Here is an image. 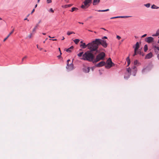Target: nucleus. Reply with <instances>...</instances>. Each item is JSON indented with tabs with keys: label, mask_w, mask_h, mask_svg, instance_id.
Instances as JSON below:
<instances>
[{
	"label": "nucleus",
	"mask_w": 159,
	"mask_h": 159,
	"mask_svg": "<svg viewBox=\"0 0 159 159\" xmlns=\"http://www.w3.org/2000/svg\"><path fill=\"white\" fill-rule=\"evenodd\" d=\"M37 47L40 50H41L42 49V48H39L38 45H37Z\"/></svg>",
	"instance_id": "obj_40"
},
{
	"label": "nucleus",
	"mask_w": 159,
	"mask_h": 159,
	"mask_svg": "<svg viewBox=\"0 0 159 159\" xmlns=\"http://www.w3.org/2000/svg\"><path fill=\"white\" fill-rule=\"evenodd\" d=\"M116 38L118 39H120V38H121V37H120V36H118V35H117V36H116Z\"/></svg>",
	"instance_id": "obj_42"
},
{
	"label": "nucleus",
	"mask_w": 159,
	"mask_h": 159,
	"mask_svg": "<svg viewBox=\"0 0 159 159\" xmlns=\"http://www.w3.org/2000/svg\"><path fill=\"white\" fill-rule=\"evenodd\" d=\"M88 49L89 51L92 52H96V53L98 52V43L97 41H96V39L92 42L88 43L87 44Z\"/></svg>",
	"instance_id": "obj_2"
},
{
	"label": "nucleus",
	"mask_w": 159,
	"mask_h": 159,
	"mask_svg": "<svg viewBox=\"0 0 159 159\" xmlns=\"http://www.w3.org/2000/svg\"><path fill=\"white\" fill-rule=\"evenodd\" d=\"M107 37L106 36H105L104 37H103L102 39H107Z\"/></svg>",
	"instance_id": "obj_46"
},
{
	"label": "nucleus",
	"mask_w": 159,
	"mask_h": 159,
	"mask_svg": "<svg viewBox=\"0 0 159 159\" xmlns=\"http://www.w3.org/2000/svg\"><path fill=\"white\" fill-rule=\"evenodd\" d=\"M72 6V4H68V5H65L64 6V7L65 8H67L68 7H70Z\"/></svg>",
	"instance_id": "obj_32"
},
{
	"label": "nucleus",
	"mask_w": 159,
	"mask_h": 159,
	"mask_svg": "<svg viewBox=\"0 0 159 159\" xmlns=\"http://www.w3.org/2000/svg\"><path fill=\"white\" fill-rule=\"evenodd\" d=\"M49 40H52V41H57V39H50Z\"/></svg>",
	"instance_id": "obj_48"
},
{
	"label": "nucleus",
	"mask_w": 159,
	"mask_h": 159,
	"mask_svg": "<svg viewBox=\"0 0 159 159\" xmlns=\"http://www.w3.org/2000/svg\"><path fill=\"white\" fill-rule=\"evenodd\" d=\"M144 51L146 52L148 50V47L147 44H145L144 46Z\"/></svg>",
	"instance_id": "obj_24"
},
{
	"label": "nucleus",
	"mask_w": 159,
	"mask_h": 159,
	"mask_svg": "<svg viewBox=\"0 0 159 159\" xmlns=\"http://www.w3.org/2000/svg\"><path fill=\"white\" fill-rule=\"evenodd\" d=\"M152 56V53L151 52H150L146 55L145 58V59H149L151 58Z\"/></svg>",
	"instance_id": "obj_12"
},
{
	"label": "nucleus",
	"mask_w": 159,
	"mask_h": 159,
	"mask_svg": "<svg viewBox=\"0 0 159 159\" xmlns=\"http://www.w3.org/2000/svg\"><path fill=\"white\" fill-rule=\"evenodd\" d=\"M80 47L84 49L86 48L87 47H88L87 44L86 45L85 43H83V44H81L80 45Z\"/></svg>",
	"instance_id": "obj_18"
},
{
	"label": "nucleus",
	"mask_w": 159,
	"mask_h": 159,
	"mask_svg": "<svg viewBox=\"0 0 159 159\" xmlns=\"http://www.w3.org/2000/svg\"><path fill=\"white\" fill-rule=\"evenodd\" d=\"M130 17V16H117V17H118V18H128V17Z\"/></svg>",
	"instance_id": "obj_25"
},
{
	"label": "nucleus",
	"mask_w": 159,
	"mask_h": 159,
	"mask_svg": "<svg viewBox=\"0 0 159 159\" xmlns=\"http://www.w3.org/2000/svg\"><path fill=\"white\" fill-rule=\"evenodd\" d=\"M74 48V47L73 46H71L70 48H69L67 49H66V51L67 52H71V50L72 49Z\"/></svg>",
	"instance_id": "obj_22"
},
{
	"label": "nucleus",
	"mask_w": 159,
	"mask_h": 159,
	"mask_svg": "<svg viewBox=\"0 0 159 159\" xmlns=\"http://www.w3.org/2000/svg\"><path fill=\"white\" fill-rule=\"evenodd\" d=\"M70 61V59L67 60V66L66 68L68 71H70L73 69V61L70 64H69V61Z\"/></svg>",
	"instance_id": "obj_7"
},
{
	"label": "nucleus",
	"mask_w": 159,
	"mask_h": 159,
	"mask_svg": "<svg viewBox=\"0 0 159 159\" xmlns=\"http://www.w3.org/2000/svg\"><path fill=\"white\" fill-rule=\"evenodd\" d=\"M137 50H134V54L133 55V57H134V56H135L136 55H137Z\"/></svg>",
	"instance_id": "obj_34"
},
{
	"label": "nucleus",
	"mask_w": 159,
	"mask_h": 159,
	"mask_svg": "<svg viewBox=\"0 0 159 159\" xmlns=\"http://www.w3.org/2000/svg\"><path fill=\"white\" fill-rule=\"evenodd\" d=\"M14 29H13L11 31V32L9 33V34L7 35V36L5 38L4 40H3V42H5L8 38L10 36V35L12 34L13 32H14Z\"/></svg>",
	"instance_id": "obj_17"
},
{
	"label": "nucleus",
	"mask_w": 159,
	"mask_h": 159,
	"mask_svg": "<svg viewBox=\"0 0 159 159\" xmlns=\"http://www.w3.org/2000/svg\"><path fill=\"white\" fill-rule=\"evenodd\" d=\"M140 52H141V51H140V49H139V50H137V53H139H139H140Z\"/></svg>",
	"instance_id": "obj_47"
},
{
	"label": "nucleus",
	"mask_w": 159,
	"mask_h": 159,
	"mask_svg": "<svg viewBox=\"0 0 159 159\" xmlns=\"http://www.w3.org/2000/svg\"><path fill=\"white\" fill-rule=\"evenodd\" d=\"M92 0H85L83 2L84 5H82L81 8L85 9L88 7L90 6V4L92 2Z\"/></svg>",
	"instance_id": "obj_5"
},
{
	"label": "nucleus",
	"mask_w": 159,
	"mask_h": 159,
	"mask_svg": "<svg viewBox=\"0 0 159 159\" xmlns=\"http://www.w3.org/2000/svg\"><path fill=\"white\" fill-rule=\"evenodd\" d=\"M93 52L89 50L87 51L83 54V57L81 59L93 63L94 61L95 56Z\"/></svg>",
	"instance_id": "obj_1"
},
{
	"label": "nucleus",
	"mask_w": 159,
	"mask_h": 159,
	"mask_svg": "<svg viewBox=\"0 0 159 159\" xmlns=\"http://www.w3.org/2000/svg\"><path fill=\"white\" fill-rule=\"evenodd\" d=\"M157 43L159 44V39L158 40Z\"/></svg>",
	"instance_id": "obj_64"
},
{
	"label": "nucleus",
	"mask_w": 159,
	"mask_h": 159,
	"mask_svg": "<svg viewBox=\"0 0 159 159\" xmlns=\"http://www.w3.org/2000/svg\"><path fill=\"white\" fill-rule=\"evenodd\" d=\"M101 29H103V30H106L105 29H104V28H101Z\"/></svg>",
	"instance_id": "obj_58"
},
{
	"label": "nucleus",
	"mask_w": 159,
	"mask_h": 159,
	"mask_svg": "<svg viewBox=\"0 0 159 159\" xmlns=\"http://www.w3.org/2000/svg\"><path fill=\"white\" fill-rule=\"evenodd\" d=\"M37 4H36L35 6V8H36L37 7Z\"/></svg>",
	"instance_id": "obj_62"
},
{
	"label": "nucleus",
	"mask_w": 159,
	"mask_h": 159,
	"mask_svg": "<svg viewBox=\"0 0 159 159\" xmlns=\"http://www.w3.org/2000/svg\"><path fill=\"white\" fill-rule=\"evenodd\" d=\"M153 49L156 54H158L159 53V47L156 46H153Z\"/></svg>",
	"instance_id": "obj_10"
},
{
	"label": "nucleus",
	"mask_w": 159,
	"mask_h": 159,
	"mask_svg": "<svg viewBox=\"0 0 159 159\" xmlns=\"http://www.w3.org/2000/svg\"><path fill=\"white\" fill-rule=\"evenodd\" d=\"M139 54L140 55H141L142 56H143L144 55V53H142L141 52H140Z\"/></svg>",
	"instance_id": "obj_43"
},
{
	"label": "nucleus",
	"mask_w": 159,
	"mask_h": 159,
	"mask_svg": "<svg viewBox=\"0 0 159 159\" xmlns=\"http://www.w3.org/2000/svg\"><path fill=\"white\" fill-rule=\"evenodd\" d=\"M96 41H97L98 45L101 44L104 48H106L107 46V43L106 40L96 39Z\"/></svg>",
	"instance_id": "obj_4"
},
{
	"label": "nucleus",
	"mask_w": 159,
	"mask_h": 159,
	"mask_svg": "<svg viewBox=\"0 0 159 159\" xmlns=\"http://www.w3.org/2000/svg\"><path fill=\"white\" fill-rule=\"evenodd\" d=\"M134 37H135V38H136V39H137V38H138V37H137V36H134Z\"/></svg>",
	"instance_id": "obj_61"
},
{
	"label": "nucleus",
	"mask_w": 159,
	"mask_h": 159,
	"mask_svg": "<svg viewBox=\"0 0 159 159\" xmlns=\"http://www.w3.org/2000/svg\"><path fill=\"white\" fill-rule=\"evenodd\" d=\"M47 3H49L52 2V0H47Z\"/></svg>",
	"instance_id": "obj_37"
},
{
	"label": "nucleus",
	"mask_w": 159,
	"mask_h": 159,
	"mask_svg": "<svg viewBox=\"0 0 159 159\" xmlns=\"http://www.w3.org/2000/svg\"><path fill=\"white\" fill-rule=\"evenodd\" d=\"M157 58L159 60V53L157 55Z\"/></svg>",
	"instance_id": "obj_51"
},
{
	"label": "nucleus",
	"mask_w": 159,
	"mask_h": 159,
	"mask_svg": "<svg viewBox=\"0 0 159 159\" xmlns=\"http://www.w3.org/2000/svg\"><path fill=\"white\" fill-rule=\"evenodd\" d=\"M145 41L148 43H151L154 41V38L151 37H149L146 38Z\"/></svg>",
	"instance_id": "obj_8"
},
{
	"label": "nucleus",
	"mask_w": 159,
	"mask_h": 159,
	"mask_svg": "<svg viewBox=\"0 0 159 159\" xmlns=\"http://www.w3.org/2000/svg\"><path fill=\"white\" fill-rule=\"evenodd\" d=\"M147 34H145L144 35H142L141 37L142 38H144V37H145L146 36H147Z\"/></svg>",
	"instance_id": "obj_44"
},
{
	"label": "nucleus",
	"mask_w": 159,
	"mask_h": 159,
	"mask_svg": "<svg viewBox=\"0 0 159 159\" xmlns=\"http://www.w3.org/2000/svg\"><path fill=\"white\" fill-rule=\"evenodd\" d=\"M107 65L105 66L106 68L109 69L114 66V64L112 62L110 58H109L107 61Z\"/></svg>",
	"instance_id": "obj_6"
},
{
	"label": "nucleus",
	"mask_w": 159,
	"mask_h": 159,
	"mask_svg": "<svg viewBox=\"0 0 159 159\" xmlns=\"http://www.w3.org/2000/svg\"><path fill=\"white\" fill-rule=\"evenodd\" d=\"M26 58H27V56H25V57L23 58L24 59Z\"/></svg>",
	"instance_id": "obj_59"
},
{
	"label": "nucleus",
	"mask_w": 159,
	"mask_h": 159,
	"mask_svg": "<svg viewBox=\"0 0 159 159\" xmlns=\"http://www.w3.org/2000/svg\"><path fill=\"white\" fill-rule=\"evenodd\" d=\"M34 11H35V9H34L32 11V12H31V14H32L34 12Z\"/></svg>",
	"instance_id": "obj_45"
},
{
	"label": "nucleus",
	"mask_w": 159,
	"mask_h": 159,
	"mask_svg": "<svg viewBox=\"0 0 159 159\" xmlns=\"http://www.w3.org/2000/svg\"><path fill=\"white\" fill-rule=\"evenodd\" d=\"M47 39H48V38H47L45 40V41H44L43 42V43H45V41H46V40H47Z\"/></svg>",
	"instance_id": "obj_53"
},
{
	"label": "nucleus",
	"mask_w": 159,
	"mask_h": 159,
	"mask_svg": "<svg viewBox=\"0 0 159 159\" xmlns=\"http://www.w3.org/2000/svg\"><path fill=\"white\" fill-rule=\"evenodd\" d=\"M139 47V44L138 42H137L135 45V46H134L133 48H134V50H138Z\"/></svg>",
	"instance_id": "obj_14"
},
{
	"label": "nucleus",
	"mask_w": 159,
	"mask_h": 159,
	"mask_svg": "<svg viewBox=\"0 0 159 159\" xmlns=\"http://www.w3.org/2000/svg\"><path fill=\"white\" fill-rule=\"evenodd\" d=\"M100 0H93V5H95L97 4V3H98L100 2Z\"/></svg>",
	"instance_id": "obj_23"
},
{
	"label": "nucleus",
	"mask_w": 159,
	"mask_h": 159,
	"mask_svg": "<svg viewBox=\"0 0 159 159\" xmlns=\"http://www.w3.org/2000/svg\"><path fill=\"white\" fill-rule=\"evenodd\" d=\"M93 67H92L91 68V69H92V71H93Z\"/></svg>",
	"instance_id": "obj_60"
},
{
	"label": "nucleus",
	"mask_w": 159,
	"mask_h": 159,
	"mask_svg": "<svg viewBox=\"0 0 159 159\" xmlns=\"http://www.w3.org/2000/svg\"><path fill=\"white\" fill-rule=\"evenodd\" d=\"M151 8L152 9H158L159 8V7H157L155 5L153 4Z\"/></svg>",
	"instance_id": "obj_27"
},
{
	"label": "nucleus",
	"mask_w": 159,
	"mask_h": 159,
	"mask_svg": "<svg viewBox=\"0 0 159 159\" xmlns=\"http://www.w3.org/2000/svg\"><path fill=\"white\" fill-rule=\"evenodd\" d=\"M57 57H58L59 58H60L61 57V55H59V56H57Z\"/></svg>",
	"instance_id": "obj_50"
},
{
	"label": "nucleus",
	"mask_w": 159,
	"mask_h": 159,
	"mask_svg": "<svg viewBox=\"0 0 159 159\" xmlns=\"http://www.w3.org/2000/svg\"><path fill=\"white\" fill-rule=\"evenodd\" d=\"M27 20L28 21H29V20H28L27 18H26L24 19V20Z\"/></svg>",
	"instance_id": "obj_54"
},
{
	"label": "nucleus",
	"mask_w": 159,
	"mask_h": 159,
	"mask_svg": "<svg viewBox=\"0 0 159 159\" xmlns=\"http://www.w3.org/2000/svg\"><path fill=\"white\" fill-rule=\"evenodd\" d=\"M126 60L127 61V63H128V65L127 66H129V65L130 64V62H131L130 60V59H129V57H128L126 58Z\"/></svg>",
	"instance_id": "obj_21"
},
{
	"label": "nucleus",
	"mask_w": 159,
	"mask_h": 159,
	"mask_svg": "<svg viewBox=\"0 0 159 159\" xmlns=\"http://www.w3.org/2000/svg\"><path fill=\"white\" fill-rule=\"evenodd\" d=\"M132 70H134V72L133 73V75L134 76H135L136 75V74L137 71V69L136 66H134L132 68Z\"/></svg>",
	"instance_id": "obj_15"
},
{
	"label": "nucleus",
	"mask_w": 159,
	"mask_h": 159,
	"mask_svg": "<svg viewBox=\"0 0 159 159\" xmlns=\"http://www.w3.org/2000/svg\"><path fill=\"white\" fill-rule=\"evenodd\" d=\"M90 70V68L88 67L87 68H85L83 69V71L85 73H88L89 72Z\"/></svg>",
	"instance_id": "obj_16"
},
{
	"label": "nucleus",
	"mask_w": 159,
	"mask_h": 159,
	"mask_svg": "<svg viewBox=\"0 0 159 159\" xmlns=\"http://www.w3.org/2000/svg\"><path fill=\"white\" fill-rule=\"evenodd\" d=\"M49 11L52 12H53L54 11L52 9V8H50L49 10Z\"/></svg>",
	"instance_id": "obj_39"
},
{
	"label": "nucleus",
	"mask_w": 159,
	"mask_h": 159,
	"mask_svg": "<svg viewBox=\"0 0 159 159\" xmlns=\"http://www.w3.org/2000/svg\"><path fill=\"white\" fill-rule=\"evenodd\" d=\"M106 56L104 52H102L97 55L96 58H94V61L93 63H95L101 60H103Z\"/></svg>",
	"instance_id": "obj_3"
},
{
	"label": "nucleus",
	"mask_w": 159,
	"mask_h": 159,
	"mask_svg": "<svg viewBox=\"0 0 159 159\" xmlns=\"http://www.w3.org/2000/svg\"><path fill=\"white\" fill-rule=\"evenodd\" d=\"M32 33H30V34H29L28 37V38H31L32 37Z\"/></svg>",
	"instance_id": "obj_38"
},
{
	"label": "nucleus",
	"mask_w": 159,
	"mask_h": 159,
	"mask_svg": "<svg viewBox=\"0 0 159 159\" xmlns=\"http://www.w3.org/2000/svg\"><path fill=\"white\" fill-rule=\"evenodd\" d=\"M150 70L149 67L147 66L145 68H143L142 70V73L143 74H145L149 71Z\"/></svg>",
	"instance_id": "obj_11"
},
{
	"label": "nucleus",
	"mask_w": 159,
	"mask_h": 159,
	"mask_svg": "<svg viewBox=\"0 0 159 159\" xmlns=\"http://www.w3.org/2000/svg\"><path fill=\"white\" fill-rule=\"evenodd\" d=\"M83 54V52H80L79 54H77V56L79 57H81L82 56Z\"/></svg>",
	"instance_id": "obj_31"
},
{
	"label": "nucleus",
	"mask_w": 159,
	"mask_h": 159,
	"mask_svg": "<svg viewBox=\"0 0 159 159\" xmlns=\"http://www.w3.org/2000/svg\"><path fill=\"white\" fill-rule=\"evenodd\" d=\"M118 17H117V16H116V17H111V19H115V18H118Z\"/></svg>",
	"instance_id": "obj_41"
},
{
	"label": "nucleus",
	"mask_w": 159,
	"mask_h": 159,
	"mask_svg": "<svg viewBox=\"0 0 159 159\" xmlns=\"http://www.w3.org/2000/svg\"><path fill=\"white\" fill-rule=\"evenodd\" d=\"M131 69L129 68H128L127 69V71L128 72L127 73H131Z\"/></svg>",
	"instance_id": "obj_28"
},
{
	"label": "nucleus",
	"mask_w": 159,
	"mask_h": 159,
	"mask_svg": "<svg viewBox=\"0 0 159 159\" xmlns=\"http://www.w3.org/2000/svg\"><path fill=\"white\" fill-rule=\"evenodd\" d=\"M75 34V33L73 32H69V31L67 32V34L68 35H70L71 34Z\"/></svg>",
	"instance_id": "obj_30"
},
{
	"label": "nucleus",
	"mask_w": 159,
	"mask_h": 159,
	"mask_svg": "<svg viewBox=\"0 0 159 159\" xmlns=\"http://www.w3.org/2000/svg\"><path fill=\"white\" fill-rule=\"evenodd\" d=\"M48 37H49V38H54V37H51L50 36V35H49V36H48Z\"/></svg>",
	"instance_id": "obj_52"
},
{
	"label": "nucleus",
	"mask_w": 159,
	"mask_h": 159,
	"mask_svg": "<svg viewBox=\"0 0 159 159\" xmlns=\"http://www.w3.org/2000/svg\"><path fill=\"white\" fill-rule=\"evenodd\" d=\"M41 22V20H40L39 22H38V23H37L36 25L34 27V28H33V30H32V32H35L36 29H37V27H38L39 26V24L40 23V22Z\"/></svg>",
	"instance_id": "obj_13"
},
{
	"label": "nucleus",
	"mask_w": 159,
	"mask_h": 159,
	"mask_svg": "<svg viewBox=\"0 0 159 159\" xmlns=\"http://www.w3.org/2000/svg\"><path fill=\"white\" fill-rule=\"evenodd\" d=\"M106 64V62L104 61H101L98 63L95 66L97 67H99L104 66Z\"/></svg>",
	"instance_id": "obj_9"
},
{
	"label": "nucleus",
	"mask_w": 159,
	"mask_h": 159,
	"mask_svg": "<svg viewBox=\"0 0 159 159\" xmlns=\"http://www.w3.org/2000/svg\"><path fill=\"white\" fill-rule=\"evenodd\" d=\"M64 39H65V38H64V37H62V38L61 40H63Z\"/></svg>",
	"instance_id": "obj_57"
},
{
	"label": "nucleus",
	"mask_w": 159,
	"mask_h": 159,
	"mask_svg": "<svg viewBox=\"0 0 159 159\" xmlns=\"http://www.w3.org/2000/svg\"><path fill=\"white\" fill-rule=\"evenodd\" d=\"M141 64L137 60H135L134 61V65L139 66Z\"/></svg>",
	"instance_id": "obj_20"
},
{
	"label": "nucleus",
	"mask_w": 159,
	"mask_h": 159,
	"mask_svg": "<svg viewBox=\"0 0 159 159\" xmlns=\"http://www.w3.org/2000/svg\"><path fill=\"white\" fill-rule=\"evenodd\" d=\"M73 41L75 43L77 44L80 41V40L78 39H76L74 40Z\"/></svg>",
	"instance_id": "obj_26"
},
{
	"label": "nucleus",
	"mask_w": 159,
	"mask_h": 159,
	"mask_svg": "<svg viewBox=\"0 0 159 159\" xmlns=\"http://www.w3.org/2000/svg\"><path fill=\"white\" fill-rule=\"evenodd\" d=\"M98 12H105L106 11L105 10H98L97 11Z\"/></svg>",
	"instance_id": "obj_36"
},
{
	"label": "nucleus",
	"mask_w": 159,
	"mask_h": 159,
	"mask_svg": "<svg viewBox=\"0 0 159 159\" xmlns=\"http://www.w3.org/2000/svg\"><path fill=\"white\" fill-rule=\"evenodd\" d=\"M150 4L149 3H148L147 4H144V6L148 8L149 7H150Z\"/></svg>",
	"instance_id": "obj_33"
},
{
	"label": "nucleus",
	"mask_w": 159,
	"mask_h": 159,
	"mask_svg": "<svg viewBox=\"0 0 159 159\" xmlns=\"http://www.w3.org/2000/svg\"><path fill=\"white\" fill-rule=\"evenodd\" d=\"M156 34L157 36L159 35V29L157 30Z\"/></svg>",
	"instance_id": "obj_35"
},
{
	"label": "nucleus",
	"mask_w": 159,
	"mask_h": 159,
	"mask_svg": "<svg viewBox=\"0 0 159 159\" xmlns=\"http://www.w3.org/2000/svg\"><path fill=\"white\" fill-rule=\"evenodd\" d=\"M42 34L44 35H45L46 34L45 33H43Z\"/></svg>",
	"instance_id": "obj_63"
},
{
	"label": "nucleus",
	"mask_w": 159,
	"mask_h": 159,
	"mask_svg": "<svg viewBox=\"0 0 159 159\" xmlns=\"http://www.w3.org/2000/svg\"><path fill=\"white\" fill-rule=\"evenodd\" d=\"M79 24H84L83 23V22H79Z\"/></svg>",
	"instance_id": "obj_56"
},
{
	"label": "nucleus",
	"mask_w": 159,
	"mask_h": 159,
	"mask_svg": "<svg viewBox=\"0 0 159 159\" xmlns=\"http://www.w3.org/2000/svg\"><path fill=\"white\" fill-rule=\"evenodd\" d=\"M109 10V9H107L105 10L106 11H108Z\"/></svg>",
	"instance_id": "obj_55"
},
{
	"label": "nucleus",
	"mask_w": 159,
	"mask_h": 159,
	"mask_svg": "<svg viewBox=\"0 0 159 159\" xmlns=\"http://www.w3.org/2000/svg\"><path fill=\"white\" fill-rule=\"evenodd\" d=\"M152 36H157V34H153L152 35Z\"/></svg>",
	"instance_id": "obj_49"
},
{
	"label": "nucleus",
	"mask_w": 159,
	"mask_h": 159,
	"mask_svg": "<svg viewBox=\"0 0 159 159\" xmlns=\"http://www.w3.org/2000/svg\"><path fill=\"white\" fill-rule=\"evenodd\" d=\"M78 9L76 7H72L71 8V10L70 11H71L73 12L74 11H76L78 10Z\"/></svg>",
	"instance_id": "obj_29"
},
{
	"label": "nucleus",
	"mask_w": 159,
	"mask_h": 159,
	"mask_svg": "<svg viewBox=\"0 0 159 159\" xmlns=\"http://www.w3.org/2000/svg\"><path fill=\"white\" fill-rule=\"evenodd\" d=\"M131 73H126L125 75L124 76V78L125 79L127 80L129 77Z\"/></svg>",
	"instance_id": "obj_19"
}]
</instances>
